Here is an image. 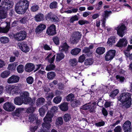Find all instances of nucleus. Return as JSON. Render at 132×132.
<instances>
[{"label":"nucleus","mask_w":132,"mask_h":132,"mask_svg":"<svg viewBox=\"0 0 132 132\" xmlns=\"http://www.w3.org/2000/svg\"><path fill=\"white\" fill-rule=\"evenodd\" d=\"M29 3L26 0H21L16 4L15 9L16 12L19 14L24 13L28 10Z\"/></svg>","instance_id":"nucleus-1"},{"label":"nucleus","mask_w":132,"mask_h":132,"mask_svg":"<svg viewBox=\"0 0 132 132\" xmlns=\"http://www.w3.org/2000/svg\"><path fill=\"white\" fill-rule=\"evenodd\" d=\"M131 95L128 93H123L120 95L118 100L122 103L123 106L125 108H129L131 104Z\"/></svg>","instance_id":"nucleus-2"},{"label":"nucleus","mask_w":132,"mask_h":132,"mask_svg":"<svg viewBox=\"0 0 132 132\" xmlns=\"http://www.w3.org/2000/svg\"><path fill=\"white\" fill-rule=\"evenodd\" d=\"M21 85L18 84L16 85H8L6 86V93L10 95L17 94L21 91Z\"/></svg>","instance_id":"nucleus-3"},{"label":"nucleus","mask_w":132,"mask_h":132,"mask_svg":"<svg viewBox=\"0 0 132 132\" xmlns=\"http://www.w3.org/2000/svg\"><path fill=\"white\" fill-rule=\"evenodd\" d=\"M54 114L49 111H48L45 116L43 119L44 122L42 124V127L43 128L49 129L51 128V126L50 123L52 121V118Z\"/></svg>","instance_id":"nucleus-4"},{"label":"nucleus","mask_w":132,"mask_h":132,"mask_svg":"<svg viewBox=\"0 0 132 132\" xmlns=\"http://www.w3.org/2000/svg\"><path fill=\"white\" fill-rule=\"evenodd\" d=\"M81 37V34L79 32H75L73 33L70 39L71 42L73 43H76Z\"/></svg>","instance_id":"nucleus-5"},{"label":"nucleus","mask_w":132,"mask_h":132,"mask_svg":"<svg viewBox=\"0 0 132 132\" xmlns=\"http://www.w3.org/2000/svg\"><path fill=\"white\" fill-rule=\"evenodd\" d=\"M29 94L27 92H24L21 94L20 97L24 101V104H27L29 103L31 99L29 97Z\"/></svg>","instance_id":"nucleus-6"},{"label":"nucleus","mask_w":132,"mask_h":132,"mask_svg":"<svg viewBox=\"0 0 132 132\" xmlns=\"http://www.w3.org/2000/svg\"><path fill=\"white\" fill-rule=\"evenodd\" d=\"M3 108L6 111L10 112L13 111L15 108V106L13 103L7 102L4 104Z\"/></svg>","instance_id":"nucleus-7"},{"label":"nucleus","mask_w":132,"mask_h":132,"mask_svg":"<svg viewBox=\"0 0 132 132\" xmlns=\"http://www.w3.org/2000/svg\"><path fill=\"white\" fill-rule=\"evenodd\" d=\"M115 29L117 30L118 34L120 36L122 37L123 36L124 31L126 29V28L124 24H121L116 27Z\"/></svg>","instance_id":"nucleus-8"},{"label":"nucleus","mask_w":132,"mask_h":132,"mask_svg":"<svg viewBox=\"0 0 132 132\" xmlns=\"http://www.w3.org/2000/svg\"><path fill=\"white\" fill-rule=\"evenodd\" d=\"M26 36V32L24 31H21L18 32L14 35V38L18 41H21L24 40Z\"/></svg>","instance_id":"nucleus-9"},{"label":"nucleus","mask_w":132,"mask_h":132,"mask_svg":"<svg viewBox=\"0 0 132 132\" xmlns=\"http://www.w3.org/2000/svg\"><path fill=\"white\" fill-rule=\"evenodd\" d=\"M131 122L127 120L125 122L122 128L124 132H131Z\"/></svg>","instance_id":"nucleus-10"},{"label":"nucleus","mask_w":132,"mask_h":132,"mask_svg":"<svg viewBox=\"0 0 132 132\" xmlns=\"http://www.w3.org/2000/svg\"><path fill=\"white\" fill-rule=\"evenodd\" d=\"M116 53V51L114 50H111L107 52L105 56L106 61H109L112 60L114 57Z\"/></svg>","instance_id":"nucleus-11"},{"label":"nucleus","mask_w":132,"mask_h":132,"mask_svg":"<svg viewBox=\"0 0 132 132\" xmlns=\"http://www.w3.org/2000/svg\"><path fill=\"white\" fill-rule=\"evenodd\" d=\"M10 19L7 18L6 20V23H7V26L5 27H0V33H6L9 30L10 22L11 21Z\"/></svg>","instance_id":"nucleus-12"},{"label":"nucleus","mask_w":132,"mask_h":132,"mask_svg":"<svg viewBox=\"0 0 132 132\" xmlns=\"http://www.w3.org/2000/svg\"><path fill=\"white\" fill-rule=\"evenodd\" d=\"M20 78L17 75H12L7 79V82L9 84L16 83L19 82Z\"/></svg>","instance_id":"nucleus-13"},{"label":"nucleus","mask_w":132,"mask_h":132,"mask_svg":"<svg viewBox=\"0 0 132 132\" xmlns=\"http://www.w3.org/2000/svg\"><path fill=\"white\" fill-rule=\"evenodd\" d=\"M55 29V26L52 24L47 28L46 31L47 33L49 35H54L56 34Z\"/></svg>","instance_id":"nucleus-14"},{"label":"nucleus","mask_w":132,"mask_h":132,"mask_svg":"<svg viewBox=\"0 0 132 132\" xmlns=\"http://www.w3.org/2000/svg\"><path fill=\"white\" fill-rule=\"evenodd\" d=\"M96 103L95 102H93L92 104H85L83 106V108L84 110H86L90 109V111L93 112L95 109V105Z\"/></svg>","instance_id":"nucleus-15"},{"label":"nucleus","mask_w":132,"mask_h":132,"mask_svg":"<svg viewBox=\"0 0 132 132\" xmlns=\"http://www.w3.org/2000/svg\"><path fill=\"white\" fill-rule=\"evenodd\" d=\"M7 16V10L4 9L0 7V22L3 21V19L6 18Z\"/></svg>","instance_id":"nucleus-16"},{"label":"nucleus","mask_w":132,"mask_h":132,"mask_svg":"<svg viewBox=\"0 0 132 132\" xmlns=\"http://www.w3.org/2000/svg\"><path fill=\"white\" fill-rule=\"evenodd\" d=\"M128 43V42L125 37L120 39L117 44L118 47H122L126 46Z\"/></svg>","instance_id":"nucleus-17"},{"label":"nucleus","mask_w":132,"mask_h":132,"mask_svg":"<svg viewBox=\"0 0 132 132\" xmlns=\"http://www.w3.org/2000/svg\"><path fill=\"white\" fill-rule=\"evenodd\" d=\"M46 27V26L44 24H40L35 29V32L37 34H39L45 30Z\"/></svg>","instance_id":"nucleus-18"},{"label":"nucleus","mask_w":132,"mask_h":132,"mask_svg":"<svg viewBox=\"0 0 132 132\" xmlns=\"http://www.w3.org/2000/svg\"><path fill=\"white\" fill-rule=\"evenodd\" d=\"M19 46L21 50L25 53L28 52L29 51V48L26 44L24 43L19 44Z\"/></svg>","instance_id":"nucleus-19"},{"label":"nucleus","mask_w":132,"mask_h":132,"mask_svg":"<svg viewBox=\"0 0 132 132\" xmlns=\"http://www.w3.org/2000/svg\"><path fill=\"white\" fill-rule=\"evenodd\" d=\"M35 66L34 65L31 63H28L25 66V70L28 72L32 71L34 69Z\"/></svg>","instance_id":"nucleus-20"},{"label":"nucleus","mask_w":132,"mask_h":132,"mask_svg":"<svg viewBox=\"0 0 132 132\" xmlns=\"http://www.w3.org/2000/svg\"><path fill=\"white\" fill-rule=\"evenodd\" d=\"M69 47V46L66 43H62L59 47V50L61 51L66 52L68 50Z\"/></svg>","instance_id":"nucleus-21"},{"label":"nucleus","mask_w":132,"mask_h":132,"mask_svg":"<svg viewBox=\"0 0 132 132\" xmlns=\"http://www.w3.org/2000/svg\"><path fill=\"white\" fill-rule=\"evenodd\" d=\"M14 103L16 105H21L23 103H24V101L20 96L17 97L14 99Z\"/></svg>","instance_id":"nucleus-22"},{"label":"nucleus","mask_w":132,"mask_h":132,"mask_svg":"<svg viewBox=\"0 0 132 132\" xmlns=\"http://www.w3.org/2000/svg\"><path fill=\"white\" fill-rule=\"evenodd\" d=\"M48 109V108L47 105H46L42 106L39 109V114L41 116L43 117L45 115L46 110Z\"/></svg>","instance_id":"nucleus-23"},{"label":"nucleus","mask_w":132,"mask_h":132,"mask_svg":"<svg viewBox=\"0 0 132 132\" xmlns=\"http://www.w3.org/2000/svg\"><path fill=\"white\" fill-rule=\"evenodd\" d=\"M5 7L7 9H9L12 7L13 3L11 0H4Z\"/></svg>","instance_id":"nucleus-24"},{"label":"nucleus","mask_w":132,"mask_h":132,"mask_svg":"<svg viewBox=\"0 0 132 132\" xmlns=\"http://www.w3.org/2000/svg\"><path fill=\"white\" fill-rule=\"evenodd\" d=\"M58 106L62 111H67L68 109V104L67 103H63L59 105Z\"/></svg>","instance_id":"nucleus-25"},{"label":"nucleus","mask_w":132,"mask_h":132,"mask_svg":"<svg viewBox=\"0 0 132 132\" xmlns=\"http://www.w3.org/2000/svg\"><path fill=\"white\" fill-rule=\"evenodd\" d=\"M18 64V63L17 62L9 64L7 67V69L13 71L15 70L16 67Z\"/></svg>","instance_id":"nucleus-26"},{"label":"nucleus","mask_w":132,"mask_h":132,"mask_svg":"<svg viewBox=\"0 0 132 132\" xmlns=\"http://www.w3.org/2000/svg\"><path fill=\"white\" fill-rule=\"evenodd\" d=\"M10 74V71L5 70L2 72L0 75V76L3 78H7Z\"/></svg>","instance_id":"nucleus-27"},{"label":"nucleus","mask_w":132,"mask_h":132,"mask_svg":"<svg viewBox=\"0 0 132 132\" xmlns=\"http://www.w3.org/2000/svg\"><path fill=\"white\" fill-rule=\"evenodd\" d=\"M115 42V37L114 36H111L108 38L107 44L109 46H111L114 44Z\"/></svg>","instance_id":"nucleus-28"},{"label":"nucleus","mask_w":132,"mask_h":132,"mask_svg":"<svg viewBox=\"0 0 132 132\" xmlns=\"http://www.w3.org/2000/svg\"><path fill=\"white\" fill-rule=\"evenodd\" d=\"M44 16L43 15L41 14H38L35 17L36 20L38 22L43 20L44 19Z\"/></svg>","instance_id":"nucleus-29"},{"label":"nucleus","mask_w":132,"mask_h":132,"mask_svg":"<svg viewBox=\"0 0 132 132\" xmlns=\"http://www.w3.org/2000/svg\"><path fill=\"white\" fill-rule=\"evenodd\" d=\"M45 101L44 98L43 97H41L38 98L36 101V104L38 106L42 105L43 104Z\"/></svg>","instance_id":"nucleus-30"},{"label":"nucleus","mask_w":132,"mask_h":132,"mask_svg":"<svg viewBox=\"0 0 132 132\" xmlns=\"http://www.w3.org/2000/svg\"><path fill=\"white\" fill-rule=\"evenodd\" d=\"M23 109L21 108H16L13 112V114L16 116H19L23 112Z\"/></svg>","instance_id":"nucleus-31"},{"label":"nucleus","mask_w":132,"mask_h":132,"mask_svg":"<svg viewBox=\"0 0 132 132\" xmlns=\"http://www.w3.org/2000/svg\"><path fill=\"white\" fill-rule=\"evenodd\" d=\"M81 50L80 48H76L71 50V53L72 55H76L79 53Z\"/></svg>","instance_id":"nucleus-32"},{"label":"nucleus","mask_w":132,"mask_h":132,"mask_svg":"<svg viewBox=\"0 0 132 132\" xmlns=\"http://www.w3.org/2000/svg\"><path fill=\"white\" fill-rule=\"evenodd\" d=\"M64 56V55L62 53H59L57 55L56 60L57 61H59L63 59Z\"/></svg>","instance_id":"nucleus-33"},{"label":"nucleus","mask_w":132,"mask_h":132,"mask_svg":"<svg viewBox=\"0 0 132 132\" xmlns=\"http://www.w3.org/2000/svg\"><path fill=\"white\" fill-rule=\"evenodd\" d=\"M105 52V48L102 47H99L96 50V53L99 54H102Z\"/></svg>","instance_id":"nucleus-34"},{"label":"nucleus","mask_w":132,"mask_h":132,"mask_svg":"<svg viewBox=\"0 0 132 132\" xmlns=\"http://www.w3.org/2000/svg\"><path fill=\"white\" fill-rule=\"evenodd\" d=\"M37 120L36 116L34 114H31L29 117V121L30 122L32 123L33 121H36Z\"/></svg>","instance_id":"nucleus-35"},{"label":"nucleus","mask_w":132,"mask_h":132,"mask_svg":"<svg viewBox=\"0 0 132 132\" xmlns=\"http://www.w3.org/2000/svg\"><path fill=\"white\" fill-rule=\"evenodd\" d=\"M0 41L2 43L5 44L8 43L9 39L7 37L3 36L0 38Z\"/></svg>","instance_id":"nucleus-36"},{"label":"nucleus","mask_w":132,"mask_h":132,"mask_svg":"<svg viewBox=\"0 0 132 132\" xmlns=\"http://www.w3.org/2000/svg\"><path fill=\"white\" fill-rule=\"evenodd\" d=\"M77 60L76 59H71L69 61L70 65L72 67L75 66L77 65Z\"/></svg>","instance_id":"nucleus-37"},{"label":"nucleus","mask_w":132,"mask_h":132,"mask_svg":"<svg viewBox=\"0 0 132 132\" xmlns=\"http://www.w3.org/2000/svg\"><path fill=\"white\" fill-rule=\"evenodd\" d=\"M63 123V120L61 117H58L56 119L55 122V124L57 126H61Z\"/></svg>","instance_id":"nucleus-38"},{"label":"nucleus","mask_w":132,"mask_h":132,"mask_svg":"<svg viewBox=\"0 0 132 132\" xmlns=\"http://www.w3.org/2000/svg\"><path fill=\"white\" fill-rule=\"evenodd\" d=\"M56 75L55 73L53 72H48L47 74L48 78L50 79H52L55 77Z\"/></svg>","instance_id":"nucleus-39"},{"label":"nucleus","mask_w":132,"mask_h":132,"mask_svg":"<svg viewBox=\"0 0 132 132\" xmlns=\"http://www.w3.org/2000/svg\"><path fill=\"white\" fill-rule=\"evenodd\" d=\"M80 102L78 100L75 99L71 102V105L73 107H75L80 104Z\"/></svg>","instance_id":"nucleus-40"},{"label":"nucleus","mask_w":132,"mask_h":132,"mask_svg":"<svg viewBox=\"0 0 132 132\" xmlns=\"http://www.w3.org/2000/svg\"><path fill=\"white\" fill-rule=\"evenodd\" d=\"M119 90L118 89H116L111 92L110 96L111 97L114 98V97L119 93Z\"/></svg>","instance_id":"nucleus-41"},{"label":"nucleus","mask_w":132,"mask_h":132,"mask_svg":"<svg viewBox=\"0 0 132 132\" xmlns=\"http://www.w3.org/2000/svg\"><path fill=\"white\" fill-rule=\"evenodd\" d=\"M61 100L62 97H61L57 96L54 98L53 101L55 103L57 104L61 102Z\"/></svg>","instance_id":"nucleus-42"},{"label":"nucleus","mask_w":132,"mask_h":132,"mask_svg":"<svg viewBox=\"0 0 132 132\" xmlns=\"http://www.w3.org/2000/svg\"><path fill=\"white\" fill-rule=\"evenodd\" d=\"M17 70L18 72L21 73L24 71V66L23 65L21 64L19 65L17 68Z\"/></svg>","instance_id":"nucleus-43"},{"label":"nucleus","mask_w":132,"mask_h":132,"mask_svg":"<svg viewBox=\"0 0 132 132\" xmlns=\"http://www.w3.org/2000/svg\"><path fill=\"white\" fill-rule=\"evenodd\" d=\"M55 66L53 64H51L47 65L46 68V70L49 71L50 70H53L55 68Z\"/></svg>","instance_id":"nucleus-44"},{"label":"nucleus","mask_w":132,"mask_h":132,"mask_svg":"<svg viewBox=\"0 0 132 132\" xmlns=\"http://www.w3.org/2000/svg\"><path fill=\"white\" fill-rule=\"evenodd\" d=\"M63 118L65 121L67 122L69 121L71 119V116L69 114H65Z\"/></svg>","instance_id":"nucleus-45"},{"label":"nucleus","mask_w":132,"mask_h":132,"mask_svg":"<svg viewBox=\"0 0 132 132\" xmlns=\"http://www.w3.org/2000/svg\"><path fill=\"white\" fill-rule=\"evenodd\" d=\"M79 19V17L77 15H75L72 16L70 19V21L71 23H73L75 21H77Z\"/></svg>","instance_id":"nucleus-46"},{"label":"nucleus","mask_w":132,"mask_h":132,"mask_svg":"<svg viewBox=\"0 0 132 132\" xmlns=\"http://www.w3.org/2000/svg\"><path fill=\"white\" fill-rule=\"evenodd\" d=\"M27 82L28 84H32L34 81L33 78L31 76L28 77L26 79Z\"/></svg>","instance_id":"nucleus-47"},{"label":"nucleus","mask_w":132,"mask_h":132,"mask_svg":"<svg viewBox=\"0 0 132 132\" xmlns=\"http://www.w3.org/2000/svg\"><path fill=\"white\" fill-rule=\"evenodd\" d=\"M74 97V96L72 94H71L67 96L66 99L68 101H72Z\"/></svg>","instance_id":"nucleus-48"},{"label":"nucleus","mask_w":132,"mask_h":132,"mask_svg":"<svg viewBox=\"0 0 132 132\" xmlns=\"http://www.w3.org/2000/svg\"><path fill=\"white\" fill-rule=\"evenodd\" d=\"M50 8L51 9L56 8L57 7V3L56 2H53L50 4Z\"/></svg>","instance_id":"nucleus-49"},{"label":"nucleus","mask_w":132,"mask_h":132,"mask_svg":"<svg viewBox=\"0 0 132 132\" xmlns=\"http://www.w3.org/2000/svg\"><path fill=\"white\" fill-rule=\"evenodd\" d=\"M58 107L56 106H53L52 107L50 111H49L51 113H56L58 111Z\"/></svg>","instance_id":"nucleus-50"},{"label":"nucleus","mask_w":132,"mask_h":132,"mask_svg":"<svg viewBox=\"0 0 132 132\" xmlns=\"http://www.w3.org/2000/svg\"><path fill=\"white\" fill-rule=\"evenodd\" d=\"M116 78L117 80L121 82H122L125 80V78L122 76L120 75H117Z\"/></svg>","instance_id":"nucleus-51"},{"label":"nucleus","mask_w":132,"mask_h":132,"mask_svg":"<svg viewBox=\"0 0 132 132\" xmlns=\"http://www.w3.org/2000/svg\"><path fill=\"white\" fill-rule=\"evenodd\" d=\"M85 59V57L84 54L81 55L79 58L78 61L80 63L83 62Z\"/></svg>","instance_id":"nucleus-52"},{"label":"nucleus","mask_w":132,"mask_h":132,"mask_svg":"<svg viewBox=\"0 0 132 132\" xmlns=\"http://www.w3.org/2000/svg\"><path fill=\"white\" fill-rule=\"evenodd\" d=\"M35 109L34 107L31 106L28 108L26 111L28 113H33Z\"/></svg>","instance_id":"nucleus-53"},{"label":"nucleus","mask_w":132,"mask_h":132,"mask_svg":"<svg viewBox=\"0 0 132 132\" xmlns=\"http://www.w3.org/2000/svg\"><path fill=\"white\" fill-rule=\"evenodd\" d=\"M104 15L103 16V18H105L106 19L108 18L110 14L111 13V11H104Z\"/></svg>","instance_id":"nucleus-54"},{"label":"nucleus","mask_w":132,"mask_h":132,"mask_svg":"<svg viewBox=\"0 0 132 132\" xmlns=\"http://www.w3.org/2000/svg\"><path fill=\"white\" fill-rule=\"evenodd\" d=\"M59 19L56 16L52 14L51 20L52 21L57 22L59 21Z\"/></svg>","instance_id":"nucleus-55"},{"label":"nucleus","mask_w":132,"mask_h":132,"mask_svg":"<svg viewBox=\"0 0 132 132\" xmlns=\"http://www.w3.org/2000/svg\"><path fill=\"white\" fill-rule=\"evenodd\" d=\"M38 8L37 5L35 4L31 7V10L32 12L36 11L38 10Z\"/></svg>","instance_id":"nucleus-56"},{"label":"nucleus","mask_w":132,"mask_h":132,"mask_svg":"<svg viewBox=\"0 0 132 132\" xmlns=\"http://www.w3.org/2000/svg\"><path fill=\"white\" fill-rule=\"evenodd\" d=\"M93 62V60L91 59H88L85 62V64L86 65H90L92 64Z\"/></svg>","instance_id":"nucleus-57"},{"label":"nucleus","mask_w":132,"mask_h":132,"mask_svg":"<svg viewBox=\"0 0 132 132\" xmlns=\"http://www.w3.org/2000/svg\"><path fill=\"white\" fill-rule=\"evenodd\" d=\"M104 124L105 122L104 121H101L96 123L95 125L98 127H100L104 126Z\"/></svg>","instance_id":"nucleus-58"},{"label":"nucleus","mask_w":132,"mask_h":132,"mask_svg":"<svg viewBox=\"0 0 132 132\" xmlns=\"http://www.w3.org/2000/svg\"><path fill=\"white\" fill-rule=\"evenodd\" d=\"M78 23L81 25H82L86 23H88V22L85 20H80L78 21Z\"/></svg>","instance_id":"nucleus-59"},{"label":"nucleus","mask_w":132,"mask_h":132,"mask_svg":"<svg viewBox=\"0 0 132 132\" xmlns=\"http://www.w3.org/2000/svg\"><path fill=\"white\" fill-rule=\"evenodd\" d=\"M5 65V62L2 59H0V69Z\"/></svg>","instance_id":"nucleus-60"},{"label":"nucleus","mask_w":132,"mask_h":132,"mask_svg":"<svg viewBox=\"0 0 132 132\" xmlns=\"http://www.w3.org/2000/svg\"><path fill=\"white\" fill-rule=\"evenodd\" d=\"M53 40L55 44L56 45H59V38L57 37H55L53 38Z\"/></svg>","instance_id":"nucleus-61"},{"label":"nucleus","mask_w":132,"mask_h":132,"mask_svg":"<svg viewBox=\"0 0 132 132\" xmlns=\"http://www.w3.org/2000/svg\"><path fill=\"white\" fill-rule=\"evenodd\" d=\"M52 14L51 13H50L46 15L45 18L46 20H50L51 19Z\"/></svg>","instance_id":"nucleus-62"},{"label":"nucleus","mask_w":132,"mask_h":132,"mask_svg":"<svg viewBox=\"0 0 132 132\" xmlns=\"http://www.w3.org/2000/svg\"><path fill=\"white\" fill-rule=\"evenodd\" d=\"M54 97L53 94L52 93H50L47 96V98L49 101H50L52 100Z\"/></svg>","instance_id":"nucleus-63"},{"label":"nucleus","mask_w":132,"mask_h":132,"mask_svg":"<svg viewBox=\"0 0 132 132\" xmlns=\"http://www.w3.org/2000/svg\"><path fill=\"white\" fill-rule=\"evenodd\" d=\"M121 129L120 126H118L116 127L114 129V132H121Z\"/></svg>","instance_id":"nucleus-64"}]
</instances>
